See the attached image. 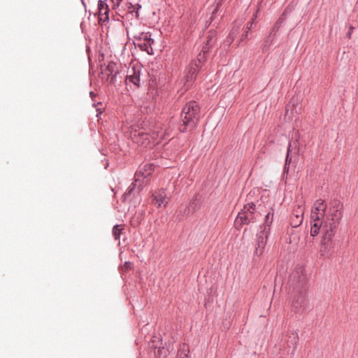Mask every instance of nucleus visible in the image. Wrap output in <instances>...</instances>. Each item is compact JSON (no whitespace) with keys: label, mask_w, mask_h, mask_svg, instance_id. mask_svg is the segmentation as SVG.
<instances>
[{"label":"nucleus","mask_w":358,"mask_h":358,"mask_svg":"<svg viewBox=\"0 0 358 358\" xmlns=\"http://www.w3.org/2000/svg\"><path fill=\"white\" fill-rule=\"evenodd\" d=\"M329 208L323 199H317L313 203L310 213V235L317 236L321 231L322 236L320 252L321 255H327L332 248V238L343 217V203L338 199L330 200Z\"/></svg>","instance_id":"1"},{"label":"nucleus","mask_w":358,"mask_h":358,"mask_svg":"<svg viewBox=\"0 0 358 358\" xmlns=\"http://www.w3.org/2000/svg\"><path fill=\"white\" fill-rule=\"evenodd\" d=\"M287 285L294 293L292 309L296 313H303L308 306L306 277L301 268H296L289 275Z\"/></svg>","instance_id":"2"},{"label":"nucleus","mask_w":358,"mask_h":358,"mask_svg":"<svg viewBox=\"0 0 358 358\" xmlns=\"http://www.w3.org/2000/svg\"><path fill=\"white\" fill-rule=\"evenodd\" d=\"M199 112L200 107L194 101L188 102L183 107L181 113V119L183 123L179 127L180 132H186L188 129L193 130L196 127L199 118Z\"/></svg>","instance_id":"3"},{"label":"nucleus","mask_w":358,"mask_h":358,"mask_svg":"<svg viewBox=\"0 0 358 358\" xmlns=\"http://www.w3.org/2000/svg\"><path fill=\"white\" fill-rule=\"evenodd\" d=\"M299 342L298 334L296 331H286L282 334L280 350L282 351V357L285 355H290L292 357L296 350Z\"/></svg>","instance_id":"4"},{"label":"nucleus","mask_w":358,"mask_h":358,"mask_svg":"<svg viewBox=\"0 0 358 358\" xmlns=\"http://www.w3.org/2000/svg\"><path fill=\"white\" fill-rule=\"evenodd\" d=\"M255 208L254 203H248L243 206L235 220L234 225L237 229H240L244 224H249L255 221Z\"/></svg>","instance_id":"5"},{"label":"nucleus","mask_w":358,"mask_h":358,"mask_svg":"<svg viewBox=\"0 0 358 358\" xmlns=\"http://www.w3.org/2000/svg\"><path fill=\"white\" fill-rule=\"evenodd\" d=\"M269 234L270 233L265 230H260L257 234L254 255L259 257L263 254Z\"/></svg>","instance_id":"6"},{"label":"nucleus","mask_w":358,"mask_h":358,"mask_svg":"<svg viewBox=\"0 0 358 358\" xmlns=\"http://www.w3.org/2000/svg\"><path fill=\"white\" fill-rule=\"evenodd\" d=\"M201 69L197 67V64L196 63H190L187 70L186 75L184 78L185 82L184 85L187 89L190 87L196 78L197 73L200 71Z\"/></svg>","instance_id":"7"},{"label":"nucleus","mask_w":358,"mask_h":358,"mask_svg":"<svg viewBox=\"0 0 358 358\" xmlns=\"http://www.w3.org/2000/svg\"><path fill=\"white\" fill-rule=\"evenodd\" d=\"M305 207L303 204L298 205L292 212L291 217V224L293 227H297L300 226L303 220Z\"/></svg>","instance_id":"8"},{"label":"nucleus","mask_w":358,"mask_h":358,"mask_svg":"<svg viewBox=\"0 0 358 358\" xmlns=\"http://www.w3.org/2000/svg\"><path fill=\"white\" fill-rule=\"evenodd\" d=\"M141 69V66L134 65L131 70L129 71L126 81H129L136 86L139 87Z\"/></svg>","instance_id":"9"},{"label":"nucleus","mask_w":358,"mask_h":358,"mask_svg":"<svg viewBox=\"0 0 358 358\" xmlns=\"http://www.w3.org/2000/svg\"><path fill=\"white\" fill-rule=\"evenodd\" d=\"M109 8L107 3L102 0L98 1V15L99 22H104L108 20Z\"/></svg>","instance_id":"10"},{"label":"nucleus","mask_w":358,"mask_h":358,"mask_svg":"<svg viewBox=\"0 0 358 358\" xmlns=\"http://www.w3.org/2000/svg\"><path fill=\"white\" fill-rule=\"evenodd\" d=\"M216 41V31L210 30L206 36V41L202 48L201 52H208Z\"/></svg>","instance_id":"11"},{"label":"nucleus","mask_w":358,"mask_h":358,"mask_svg":"<svg viewBox=\"0 0 358 358\" xmlns=\"http://www.w3.org/2000/svg\"><path fill=\"white\" fill-rule=\"evenodd\" d=\"M116 64L114 62H109L107 66L101 69V74L107 77V80L110 83L113 81V78L115 76Z\"/></svg>","instance_id":"12"},{"label":"nucleus","mask_w":358,"mask_h":358,"mask_svg":"<svg viewBox=\"0 0 358 358\" xmlns=\"http://www.w3.org/2000/svg\"><path fill=\"white\" fill-rule=\"evenodd\" d=\"M173 347L171 343H165V346H158V358L166 357L171 351H173Z\"/></svg>","instance_id":"13"},{"label":"nucleus","mask_w":358,"mask_h":358,"mask_svg":"<svg viewBox=\"0 0 358 358\" xmlns=\"http://www.w3.org/2000/svg\"><path fill=\"white\" fill-rule=\"evenodd\" d=\"M273 213L268 212L265 216L264 224L260 226V230L268 231V233L271 231V225L273 222Z\"/></svg>","instance_id":"14"},{"label":"nucleus","mask_w":358,"mask_h":358,"mask_svg":"<svg viewBox=\"0 0 358 358\" xmlns=\"http://www.w3.org/2000/svg\"><path fill=\"white\" fill-rule=\"evenodd\" d=\"M155 169V166L153 164H145L144 166L139 169L138 173L142 174L145 178L150 176Z\"/></svg>","instance_id":"15"},{"label":"nucleus","mask_w":358,"mask_h":358,"mask_svg":"<svg viewBox=\"0 0 358 358\" xmlns=\"http://www.w3.org/2000/svg\"><path fill=\"white\" fill-rule=\"evenodd\" d=\"M189 345L186 343L181 344L178 350V358H189Z\"/></svg>","instance_id":"16"},{"label":"nucleus","mask_w":358,"mask_h":358,"mask_svg":"<svg viewBox=\"0 0 358 358\" xmlns=\"http://www.w3.org/2000/svg\"><path fill=\"white\" fill-rule=\"evenodd\" d=\"M285 20V12L280 16V17L277 20L273 27L271 30V34L275 36L276 33L278 31L279 29L282 26V23Z\"/></svg>","instance_id":"17"},{"label":"nucleus","mask_w":358,"mask_h":358,"mask_svg":"<svg viewBox=\"0 0 358 358\" xmlns=\"http://www.w3.org/2000/svg\"><path fill=\"white\" fill-rule=\"evenodd\" d=\"M158 207H160L161 206H166L169 203V198L167 196V194H166L165 191L164 189H161L158 192Z\"/></svg>","instance_id":"18"},{"label":"nucleus","mask_w":358,"mask_h":358,"mask_svg":"<svg viewBox=\"0 0 358 358\" xmlns=\"http://www.w3.org/2000/svg\"><path fill=\"white\" fill-rule=\"evenodd\" d=\"M155 44L154 40L149 39L143 43V48L145 51L149 55H153L155 53V48L152 45Z\"/></svg>","instance_id":"19"},{"label":"nucleus","mask_w":358,"mask_h":358,"mask_svg":"<svg viewBox=\"0 0 358 358\" xmlns=\"http://www.w3.org/2000/svg\"><path fill=\"white\" fill-rule=\"evenodd\" d=\"M207 53L208 52H200L197 55L196 59L194 61H192L191 63H196L197 64V67H199V69H201L203 64L206 62V55Z\"/></svg>","instance_id":"20"},{"label":"nucleus","mask_w":358,"mask_h":358,"mask_svg":"<svg viewBox=\"0 0 358 358\" xmlns=\"http://www.w3.org/2000/svg\"><path fill=\"white\" fill-rule=\"evenodd\" d=\"M274 38H275V36L273 34H271L266 38V39L264 41V45H263V48H262L263 51H266L269 48V47L272 44Z\"/></svg>","instance_id":"21"},{"label":"nucleus","mask_w":358,"mask_h":358,"mask_svg":"<svg viewBox=\"0 0 358 358\" xmlns=\"http://www.w3.org/2000/svg\"><path fill=\"white\" fill-rule=\"evenodd\" d=\"M124 229L123 225L117 224L113 229V234L116 240L120 238V234Z\"/></svg>","instance_id":"22"},{"label":"nucleus","mask_w":358,"mask_h":358,"mask_svg":"<svg viewBox=\"0 0 358 358\" xmlns=\"http://www.w3.org/2000/svg\"><path fill=\"white\" fill-rule=\"evenodd\" d=\"M292 144L291 143H289V146H288V148H287V155H286V159H285V164L286 165H289L291 162H292V157L290 156V152H291V148H292Z\"/></svg>","instance_id":"23"},{"label":"nucleus","mask_w":358,"mask_h":358,"mask_svg":"<svg viewBox=\"0 0 358 358\" xmlns=\"http://www.w3.org/2000/svg\"><path fill=\"white\" fill-rule=\"evenodd\" d=\"M220 9V8H218L217 5H215V8L213 10V11L212 13V15H211V17L210 18V23H211L213 22V19L217 16V13L219 12Z\"/></svg>","instance_id":"24"},{"label":"nucleus","mask_w":358,"mask_h":358,"mask_svg":"<svg viewBox=\"0 0 358 358\" xmlns=\"http://www.w3.org/2000/svg\"><path fill=\"white\" fill-rule=\"evenodd\" d=\"M256 17H257V15H254V17H252V19L250 22H248L247 23V25H246V30L249 31V30L251 29V27H252V24H253V22H254V20H255V19L256 18Z\"/></svg>","instance_id":"25"},{"label":"nucleus","mask_w":358,"mask_h":358,"mask_svg":"<svg viewBox=\"0 0 358 358\" xmlns=\"http://www.w3.org/2000/svg\"><path fill=\"white\" fill-rule=\"evenodd\" d=\"M160 129H161L162 131H164V136L162 137V138H163V139H166V138H169V137L170 136V134H169V131H167V129H166V127H164H164H160Z\"/></svg>","instance_id":"26"},{"label":"nucleus","mask_w":358,"mask_h":358,"mask_svg":"<svg viewBox=\"0 0 358 358\" xmlns=\"http://www.w3.org/2000/svg\"><path fill=\"white\" fill-rule=\"evenodd\" d=\"M111 1L113 3V8H115L120 6L122 0H111Z\"/></svg>","instance_id":"27"},{"label":"nucleus","mask_w":358,"mask_h":358,"mask_svg":"<svg viewBox=\"0 0 358 358\" xmlns=\"http://www.w3.org/2000/svg\"><path fill=\"white\" fill-rule=\"evenodd\" d=\"M131 138L132 139L134 140V141H135L136 143H141V144H143L144 143L142 141L141 142L138 138H137V134H136V131H135L134 134L131 135Z\"/></svg>","instance_id":"28"},{"label":"nucleus","mask_w":358,"mask_h":358,"mask_svg":"<svg viewBox=\"0 0 358 358\" xmlns=\"http://www.w3.org/2000/svg\"><path fill=\"white\" fill-rule=\"evenodd\" d=\"M131 264L129 262H126L124 264V271H128L131 268Z\"/></svg>","instance_id":"29"},{"label":"nucleus","mask_w":358,"mask_h":358,"mask_svg":"<svg viewBox=\"0 0 358 358\" xmlns=\"http://www.w3.org/2000/svg\"><path fill=\"white\" fill-rule=\"evenodd\" d=\"M224 0H215V4L217 5L218 8H221Z\"/></svg>","instance_id":"30"},{"label":"nucleus","mask_w":358,"mask_h":358,"mask_svg":"<svg viewBox=\"0 0 358 358\" xmlns=\"http://www.w3.org/2000/svg\"><path fill=\"white\" fill-rule=\"evenodd\" d=\"M289 172V165L285 164L284 169H283V175L287 174Z\"/></svg>","instance_id":"31"},{"label":"nucleus","mask_w":358,"mask_h":358,"mask_svg":"<svg viewBox=\"0 0 358 358\" xmlns=\"http://www.w3.org/2000/svg\"><path fill=\"white\" fill-rule=\"evenodd\" d=\"M248 30H245V33L243 34L242 36V39L241 40H243L244 38H246L247 36H248Z\"/></svg>","instance_id":"32"},{"label":"nucleus","mask_w":358,"mask_h":358,"mask_svg":"<svg viewBox=\"0 0 358 358\" xmlns=\"http://www.w3.org/2000/svg\"><path fill=\"white\" fill-rule=\"evenodd\" d=\"M138 135L141 136L142 138L147 139V134L139 133Z\"/></svg>","instance_id":"33"},{"label":"nucleus","mask_w":358,"mask_h":358,"mask_svg":"<svg viewBox=\"0 0 358 358\" xmlns=\"http://www.w3.org/2000/svg\"><path fill=\"white\" fill-rule=\"evenodd\" d=\"M352 29H353V27H350V30H349V31H348V36L349 38H350L351 31L352 30Z\"/></svg>","instance_id":"34"},{"label":"nucleus","mask_w":358,"mask_h":358,"mask_svg":"<svg viewBox=\"0 0 358 358\" xmlns=\"http://www.w3.org/2000/svg\"><path fill=\"white\" fill-rule=\"evenodd\" d=\"M297 143H297V141H294V145H295V147H296Z\"/></svg>","instance_id":"35"},{"label":"nucleus","mask_w":358,"mask_h":358,"mask_svg":"<svg viewBox=\"0 0 358 358\" xmlns=\"http://www.w3.org/2000/svg\"><path fill=\"white\" fill-rule=\"evenodd\" d=\"M159 133H160V131H159V130L158 129V131H157L158 135L159 134Z\"/></svg>","instance_id":"36"}]
</instances>
